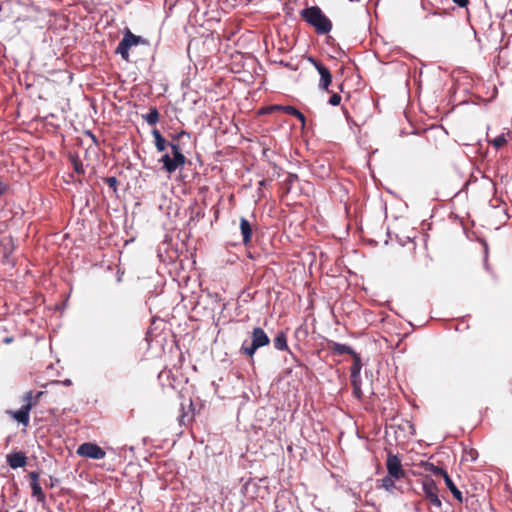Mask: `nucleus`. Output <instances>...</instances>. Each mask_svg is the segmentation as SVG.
Listing matches in <instances>:
<instances>
[{"mask_svg":"<svg viewBox=\"0 0 512 512\" xmlns=\"http://www.w3.org/2000/svg\"><path fill=\"white\" fill-rule=\"evenodd\" d=\"M270 343L267 333L261 327H255L251 333V341L245 340L241 347L240 353L252 358L259 348Z\"/></svg>","mask_w":512,"mask_h":512,"instance_id":"nucleus-3","label":"nucleus"},{"mask_svg":"<svg viewBox=\"0 0 512 512\" xmlns=\"http://www.w3.org/2000/svg\"><path fill=\"white\" fill-rule=\"evenodd\" d=\"M269 184H270V181H268L266 179H263V180L258 182V194H259L260 198L263 197L262 188L267 187Z\"/></svg>","mask_w":512,"mask_h":512,"instance_id":"nucleus-29","label":"nucleus"},{"mask_svg":"<svg viewBox=\"0 0 512 512\" xmlns=\"http://www.w3.org/2000/svg\"><path fill=\"white\" fill-rule=\"evenodd\" d=\"M240 231L242 235V241L245 246H247L252 239V226L250 222L244 218H240Z\"/></svg>","mask_w":512,"mask_h":512,"instance_id":"nucleus-11","label":"nucleus"},{"mask_svg":"<svg viewBox=\"0 0 512 512\" xmlns=\"http://www.w3.org/2000/svg\"><path fill=\"white\" fill-rule=\"evenodd\" d=\"M298 177L296 174H289L288 181L289 183H292L294 180H296Z\"/></svg>","mask_w":512,"mask_h":512,"instance_id":"nucleus-33","label":"nucleus"},{"mask_svg":"<svg viewBox=\"0 0 512 512\" xmlns=\"http://www.w3.org/2000/svg\"><path fill=\"white\" fill-rule=\"evenodd\" d=\"M123 38L130 47L136 46L138 44H147L146 39H144L141 36L133 34L129 29H126Z\"/></svg>","mask_w":512,"mask_h":512,"instance_id":"nucleus-14","label":"nucleus"},{"mask_svg":"<svg viewBox=\"0 0 512 512\" xmlns=\"http://www.w3.org/2000/svg\"><path fill=\"white\" fill-rule=\"evenodd\" d=\"M272 109L282 111L288 115H292V116L296 117L299 121H301L302 124H305L304 114L294 106L275 105V106H273Z\"/></svg>","mask_w":512,"mask_h":512,"instance_id":"nucleus-12","label":"nucleus"},{"mask_svg":"<svg viewBox=\"0 0 512 512\" xmlns=\"http://www.w3.org/2000/svg\"><path fill=\"white\" fill-rule=\"evenodd\" d=\"M30 483H39V473L36 471H32L29 473Z\"/></svg>","mask_w":512,"mask_h":512,"instance_id":"nucleus-30","label":"nucleus"},{"mask_svg":"<svg viewBox=\"0 0 512 512\" xmlns=\"http://www.w3.org/2000/svg\"><path fill=\"white\" fill-rule=\"evenodd\" d=\"M300 15L319 35L327 34L332 29V22L318 6L304 8Z\"/></svg>","mask_w":512,"mask_h":512,"instance_id":"nucleus-2","label":"nucleus"},{"mask_svg":"<svg viewBox=\"0 0 512 512\" xmlns=\"http://www.w3.org/2000/svg\"><path fill=\"white\" fill-rule=\"evenodd\" d=\"M274 347L279 351H287V337L284 332H279L273 340Z\"/></svg>","mask_w":512,"mask_h":512,"instance_id":"nucleus-16","label":"nucleus"},{"mask_svg":"<svg viewBox=\"0 0 512 512\" xmlns=\"http://www.w3.org/2000/svg\"><path fill=\"white\" fill-rule=\"evenodd\" d=\"M8 191V185L0 181V195L5 194Z\"/></svg>","mask_w":512,"mask_h":512,"instance_id":"nucleus-32","label":"nucleus"},{"mask_svg":"<svg viewBox=\"0 0 512 512\" xmlns=\"http://www.w3.org/2000/svg\"><path fill=\"white\" fill-rule=\"evenodd\" d=\"M70 161H71V163L73 165L74 171L77 174H84L85 173V169H84L83 163L81 162V160L79 159L78 156L71 155L70 156Z\"/></svg>","mask_w":512,"mask_h":512,"instance_id":"nucleus-22","label":"nucleus"},{"mask_svg":"<svg viewBox=\"0 0 512 512\" xmlns=\"http://www.w3.org/2000/svg\"><path fill=\"white\" fill-rule=\"evenodd\" d=\"M16 512H23V511H22V510H18V511H16Z\"/></svg>","mask_w":512,"mask_h":512,"instance_id":"nucleus-39","label":"nucleus"},{"mask_svg":"<svg viewBox=\"0 0 512 512\" xmlns=\"http://www.w3.org/2000/svg\"><path fill=\"white\" fill-rule=\"evenodd\" d=\"M130 46L128 45V43L124 40V38H122V40L119 42L116 50H115V53L116 54H120L121 55V58L125 61H129V50H130Z\"/></svg>","mask_w":512,"mask_h":512,"instance_id":"nucleus-19","label":"nucleus"},{"mask_svg":"<svg viewBox=\"0 0 512 512\" xmlns=\"http://www.w3.org/2000/svg\"><path fill=\"white\" fill-rule=\"evenodd\" d=\"M43 391H38L36 394L33 393V391H27L24 395H23V401L25 402V404H31V409L33 408V406H35L40 397L43 395Z\"/></svg>","mask_w":512,"mask_h":512,"instance_id":"nucleus-17","label":"nucleus"},{"mask_svg":"<svg viewBox=\"0 0 512 512\" xmlns=\"http://www.w3.org/2000/svg\"><path fill=\"white\" fill-rule=\"evenodd\" d=\"M103 181L113 190L114 193H117L118 180L116 177H106Z\"/></svg>","mask_w":512,"mask_h":512,"instance_id":"nucleus-26","label":"nucleus"},{"mask_svg":"<svg viewBox=\"0 0 512 512\" xmlns=\"http://www.w3.org/2000/svg\"><path fill=\"white\" fill-rule=\"evenodd\" d=\"M459 7L464 8L468 5L469 0H453Z\"/></svg>","mask_w":512,"mask_h":512,"instance_id":"nucleus-31","label":"nucleus"},{"mask_svg":"<svg viewBox=\"0 0 512 512\" xmlns=\"http://www.w3.org/2000/svg\"><path fill=\"white\" fill-rule=\"evenodd\" d=\"M311 62L320 75L319 88L325 91H329V86L332 82V75L330 70L318 61L311 60Z\"/></svg>","mask_w":512,"mask_h":512,"instance_id":"nucleus-7","label":"nucleus"},{"mask_svg":"<svg viewBox=\"0 0 512 512\" xmlns=\"http://www.w3.org/2000/svg\"><path fill=\"white\" fill-rule=\"evenodd\" d=\"M492 145L495 147V148H501L502 146H504V144L506 143V138L504 136V134H500L498 135L497 137H495L492 141H491Z\"/></svg>","mask_w":512,"mask_h":512,"instance_id":"nucleus-27","label":"nucleus"},{"mask_svg":"<svg viewBox=\"0 0 512 512\" xmlns=\"http://www.w3.org/2000/svg\"><path fill=\"white\" fill-rule=\"evenodd\" d=\"M56 482H58V480H57V479H55V478H53V477H50V484H49V486H50V487H53V486L55 485V483H56Z\"/></svg>","mask_w":512,"mask_h":512,"instance_id":"nucleus-34","label":"nucleus"},{"mask_svg":"<svg viewBox=\"0 0 512 512\" xmlns=\"http://www.w3.org/2000/svg\"><path fill=\"white\" fill-rule=\"evenodd\" d=\"M353 363L350 368V380H361L362 361L358 353L352 356Z\"/></svg>","mask_w":512,"mask_h":512,"instance_id":"nucleus-13","label":"nucleus"},{"mask_svg":"<svg viewBox=\"0 0 512 512\" xmlns=\"http://www.w3.org/2000/svg\"><path fill=\"white\" fill-rule=\"evenodd\" d=\"M6 462L12 469L24 467L27 457L22 452H13L6 455Z\"/></svg>","mask_w":512,"mask_h":512,"instance_id":"nucleus-9","label":"nucleus"},{"mask_svg":"<svg viewBox=\"0 0 512 512\" xmlns=\"http://www.w3.org/2000/svg\"><path fill=\"white\" fill-rule=\"evenodd\" d=\"M471 457H472V461H474L475 460L474 454H471Z\"/></svg>","mask_w":512,"mask_h":512,"instance_id":"nucleus-38","label":"nucleus"},{"mask_svg":"<svg viewBox=\"0 0 512 512\" xmlns=\"http://www.w3.org/2000/svg\"><path fill=\"white\" fill-rule=\"evenodd\" d=\"M328 348L333 355L348 354L350 356H353L354 354L357 353L353 350V348L351 346L342 344V343H338L335 341H329Z\"/></svg>","mask_w":512,"mask_h":512,"instance_id":"nucleus-10","label":"nucleus"},{"mask_svg":"<svg viewBox=\"0 0 512 512\" xmlns=\"http://www.w3.org/2000/svg\"><path fill=\"white\" fill-rule=\"evenodd\" d=\"M193 419V414L189 412H183L179 417L178 421L180 425H187L189 424Z\"/></svg>","mask_w":512,"mask_h":512,"instance_id":"nucleus-25","label":"nucleus"},{"mask_svg":"<svg viewBox=\"0 0 512 512\" xmlns=\"http://www.w3.org/2000/svg\"><path fill=\"white\" fill-rule=\"evenodd\" d=\"M65 386H70L72 384L70 379H66L62 382Z\"/></svg>","mask_w":512,"mask_h":512,"instance_id":"nucleus-35","label":"nucleus"},{"mask_svg":"<svg viewBox=\"0 0 512 512\" xmlns=\"http://www.w3.org/2000/svg\"><path fill=\"white\" fill-rule=\"evenodd\" d=\"M76 453L89 459L100 460L106 455L105 451L97 444L85 442L78 446Z\"/></svg>","mask_w":512,"mask_h":512,"instance_id":"nucleus-5","label":"nucleus"},{"mask_svg":"<svg viewBox=\"0 0 512 512\" xmlns=\"http://www.w3.org/2000/svg\"><path fill=\"white\" fill-rule=\"evenodd\" d=\"M425 469H426V471L430 472L431 474H433L435 476H442L443 478H444L445 474H448L445 469H443L442 467L436 466L433 463H428L426 465Z\"/></svg>","mask_w":512,"mask_h":512,"instance_id":"nucleus-23","label":"nucleus"},{"mask_svg":"<svg viewBox=\"0 0 512 512\" xmlns=\"http://www.w3.org/2000/svg\"><path fill=\"white\" fill-rule=\"evenodd\" d=\"M421 488L424 495V498L429 501V503L438 508H442V502L439 498V489L435 483V481L430 476H425L421 480Z\"/></svg>","mask_w":512,"mask_h":512,"instance_id":"nucleus-4","label":"nucleus"},{"mask_svg":"<svg viewBox=\"0 0 512 512\" xmlns=\"http://www.w3.org/2000/svg\"><path fill=\"white\" fill-rule=\"evenodd\" d=\"M340 102H341V96L337 93L332 94L328 100V103L331 106H338L340 104Z\"/></svg>","mask_w":512,"mask_h":512,"instance_id":"nucleus-28","label":"nucleus"},{"mask_svg":"<svg viewBox=\"0 0 512 512\" xmlns=\"http://www.w3.org/2000/svg\"><path fill=\"white\" fill-rule=\"evenodd\" d=\"M151 134L154 138V144L158 152H164L168 147L171 148L172 156L169 153H165L159 159V162L163 164L162 168L164 171L172 174L178 168L185 165L186 157L183 154L178 142L167 141L158 129L152 130ZM183 136H189V133L181 131L174 137V140H179Z\"/></svg>","mask_w":512,"mask_h":512,"instance_id":"nucleus-1","label":"nucleus"},{"mask_svg":"<svg viewBox=\"0 0 512 512\" xmlns=\"http://www.w3.org/2000/svg\"><path fill=\"white\" fill-rule=\"evenodd\" d=\"M30 411H31V404H24L19 410L17 411H8V414L12 416L14 420H16L18 423L23 424L24 426H28L29 420H30Z\"/></svg>","mask_w":512,"mask_h":512,"instance_id":"nucleus-8","label":"nucleus"},{"mask_svg":"<svg viewBox=\"0 0 512 512\" xmlns=\"http://www.w3.org/2000/svg\"><path fill=\"white\" fill-rule=\"evenodd\" d=\"M387 473L395 479H401L405 476V471L401 464V459L398 455L393 454L391 451L387 454L386 460Z\"/></svg>","mask_w":512,"mask_h":512,"instance_id":"nucleus-6","label":"nucleus"},{"mask_svg":"<svg viewBox=\"0 0 512 512\" xmlns=\"http://www.w3.org/2000/svg\"><path fill=\"white\" fill-rule=\"evenodd\" d=\"M32 490V497L36 498L38 503H45L46 496L39 483H30Z\"/></svg>","mask_w":512,"mask_h":512,"instance_id":"nucleus-18","label":"nucleus"},{"mask_svg":"<svg viewBox=\"0 0 512 512\" xmlns=\"http://www.w3.org/2000/svg\"><path fill=\"white\" fill-rule=\"evenodd\" d=\"M395 478L387 473L385 477H383L381 481V487H383L386 491L392 492L395 488Z\"/></svg>","mask_w":512,"mask_h":512,"instance_id":"nucleus-21","label":"nucleus"},{"mask_svg":"<svg viewBox=\"0 0 512 512\" xmlns=\"http://www.w3.org/2000/svg\"><path fill=\"white\" fill-rule=\"evenodd\" d=\"M143 118L149 125H155L159 121V112L156 107H151L149 112L146 115H143Z\"/></svg>","mask_w":512,"mask_h":512,"instance_id":"nucleus-20","label":"nucleus"},{"mask_svg":"<svg viewBox=\"0 0 512 512\" xmlns=\"http://www.w3.org/2000/svg\"><path fill=\"white\" fill-rule=\"evenodd\" d=\"M444 482L447 486V488L450 490V492L453 494L455 499H457L459 502L463 501L462 492L457 488V486L454 484L453 480L448 474L444 475Z\"/></svg>","mask_w":512,"mask_h":512,"instance_id":"nucleus-15","label":"nucleus"},{"mask_svg":"<svg viewBox=\"0 0 512 512\" xmlns=\"http://www.w3.org/2000/svg\"><path fill=\"white\" fill-rule=\"evenodd\" d=\"M471 457H472V461H474L475 460L474 454H471Z\"/></svg>","mask_w":512,"mask_h":512,"instance_id":"nucleus-37","label":"nucleus"},{"mask_svg":"<svg viewBox=\"0 0 512 512\" xmlns=\"http://www.w3.org/2000/svg\"><path fill=\"white\" fill-rule=\"evenodd\" d=\"M351 385L353 387V396L356 399L361 400L363 397V392L361 389V380H352Z\"/></svg>","mask_w":512,"mask_h":512,"instance_id":"nucleus-24","label":"nucleus"},{"mask_svg":"<svg viewBox=\"0 0 512 512\" xmlns=\"http://www.w3.org/2000/svg\"><path fill=\"white\" fill-rule=\"evenodd\" d=\"M12 341H13V338H12V337H7V338H5V339H4V342H5V343H10V342H12Z\"/></svg>","mask_w":512,"mask_h":512,"instance_id":"nucleus-36","label":"nucleus"}]
</instances>
